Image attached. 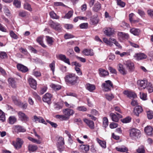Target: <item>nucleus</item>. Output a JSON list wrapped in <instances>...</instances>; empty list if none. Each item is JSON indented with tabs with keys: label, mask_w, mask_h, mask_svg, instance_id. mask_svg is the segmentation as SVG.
<instances>
[{
	"label": "nucleus",
	"mask_w": 153,
	"mask_h": 153,
	"mask_svg": "<svg viewBox=\"0 0 153 153\" xmlns=\"http://www.w3.org/2000/svg\"><path fill=\"white\" fill-rule=\"evenodd\" d=\"M97 141L100 145L103 148H105L106 147V142L105 141H103L100 140L97 138Z\"/></svg>",
	"instance_id": "obj_38"
},
{
	"label": "nucleus",
	"mask_w": 153,
	"mask_h": 153,
	"mask_svg": "<svg viewBox=\"0 0 153 153\" xmlns=\"http://www.w3.org/2000/svg\"><path fill=\"white\" fill-rule=\"evenodd\" d=\"M124 64L129 71H132L134 70V64L131 61H125L124 62Z\"/></svg>",
	"instance_id": "obj_10"
},
{
	"label": "nucleus",
	"mask_w": 153,
	"mask_h": 153,
	"mask_svg": "<svg viewBox=\"0 0 153 153\" xmlns=\"http://www.w3.org/2000/svg\"><path fill=\"white\" fill-rule=\"evenodd\" d=\"M17 67L19 71L23 73L26 72L28 71L27 67L20 64H18L17 65Z\"/></svg>",
	"instance_id": "obj_13"
},
{
	"label": "nucleus",
	"mask_w": 153,
	"mask_h": 153,
	"mask_svg": "<svg viewBox=\"0 0 153 153\" xmlns=\"http://www.w3.org/2000/svg\"><path fill=\"white\" fill-rule=\"evenodd\" d=\"M56 57L58 59L63 61L68 65H71L69 59L68 58H67L65 55L62 54L56 55Z\"/></svg>",
	"instance_id": "obj_8"
},
{
	"label": "nucleus",
	"mask_w": 153,
	"mask_h": 153,
	"mask_svg": "<svg viewBox=\"0 0 153 153\" xmlns=\"http://www.w3.org/2000/svg\"><path fill=\"white\" fill-rule=\"evenodd\" d=\"M64 104L65 106L68 108H73L75 107V105L74 104L71 103L69 104L66 101L64 102Z\"/></svg>",
	"instance_id": "obj_57"
},
{
	"label": "nucleus",
	"mask_w": 153,
	"mask_h": 153,
	"mask_svg": "<svg viewBox=\"0 0 153 153\" xmlns=\"http://www.w3.org/2000/svg\"><path fill=\"white\" fill-rule=\"evenodd\" d=\"M17 121V118L15 116H11L8 119V123L10 124H13Z\"/></svg>",
	"instance_id": "obj_32"
},
{
	"label": "nucleus",
	"mask_w": 153,
	"mask_h": 153,
	"mask_svg": "<svg viewBox=\"0 0 153 153\" xmlns=\"http://www.w3.org/2000/svg\"><path fill=\"white\" fill-rule=\"evenodd\" d=\"M33 120L34 122L36 123L38 122L39 123H42L46 125L47 124L45 122L44 119L41 117H37L35 115L34 116V119Z\"/></svg>",
	"instance_id": "obj_20"
},
{
	"label": "nucleus",
	"mask_w": 153,
	"mask_h": 153,
	"mask_svg": "<svg viewBox=\"0 0 153 153\" xmlns=\"http://www.w3.org/2000/svg\"><path fill=\"white\" fill-rule=\"evenodd\" d=\"M73 11H70L68 12L64 16V18L66 19H70L71 17L73 14Z\"/></svg>",
	"instance_id": "obj_52"
},
{
	"label": "nucleus",
	"mask_w": 153,
	"mask_h": 153,
	"mask_svg": "<svg viewBox=\"0 0 153 153\" xmlns=\"http://www.w3.org/2000/svg\"><path fill=\"white\" fill-rule=\"evenodd\" d=\"M28 82L31 87L34 89L36 88V82L34 79L32 78H29L28 79Z\"/></svg>",
	"instance_id": "obj_19"
},
{
	"label": "nucleus",
	"mask_w": 153,
	"mask_h": 153,
	"mask_svg": "<svg viewBox=\"0 0 153 153\" xmlns=\"http://www.w3.org/2000/svg\"><path fill=\"white\" fill-rule=\"evenodd\" d=\"M101 8V4L98 1H97L94 4L93 7V11L97 12Z\"/></svg>",
	"instance_id": "obj_28"
},
{
	"label": "nucleus",
	"mask_w": 153,
	"mask_h": 153,
	"mask_svg": "<svg viewBox=\"0 0 153 153\" xmlns=\"http://www.w3.org/2000/svg\"><path fill=\"white\" fill-rule=\"evenodd\" d=\"M8 82L12 88H15L16 87V82L14 78L12 77L9 78L8 79Z\"/></svg>",
	"instance_id": "obj_16"
},
{
	"label": "nucleus",
	"mask_w": 153,
	"mask_h": 153,
	"mask_svg": "<svg viewBox=\"0 0 153 153\" xmlns=\"http://www.w3.org/2000/svg\"><path fill=\"white\" fill-rule=\"evenodd\" d=\"M24 8L25 9L29 11H31L32 10L30 5L27 3L24 4Z\"/></svg>",
	"instance_id": "obj_61"
},
{
	"label": "nucleus",
	"mask_w": 153,
	"mask_h": 153,
	"mask_svg": "<svg viewBox=\"0 0 153 153\" xmlns=\"http://www.w3.org/2000/svg\"><path fill=\"white\" fill-rule=\"evenodd\" d=\"M99 22L97 18H93L91 19V22L93 25L97 24Z\"/></svg>",
	"instance_id": "obj_58"
},
{
	"label": "nucleus",
	"mask_w": 153,
	"mask_h": 153,
	"mask_svg": "<svg viewBox=\"0 0 153 153\" xmlns=\"http://www.w3.org/2000/svg\"><path fill=\"white\" fill-rule=\"evenodd\" d=\"M100 72V75L101 76L104 77L108 75V72L107 71L102 68L99 69Z\"/></svg>",
	"instance_id": "obj_33"
},
{
	"label": "nucleus",
	"mask_w": 153,
	"mask_h": 153,
	"mask_svg": "<svg viewBox=\"0 0 153 153\" xmlns=\"http://www.w3.org/2000/svg\"><path fill=\"white\" fill-rule=\"evenodd\" d=\"M140 97L141 99L143 100H146V94L143 92H140Z\"/></svg>",
	"instance_id": "obj_60"
},
{
	"label": "nucleus",
	"mask_w": 153,
	"mask_h": 153,
	"mask_svg": "<svg viewBox=\"0 0 153 153\" xmlns=\"http://www.w3.org/2000/svg\"><path fill=\"white\" fill-rule=\"evenodd\" d=\"M3 10L4 13L7 16H10V10L6 7L4 6L3 8Z\"/></svg>",
	"instance_id": "obj_51"
},
{
	"label": "nucleus",
	"mask_w": 153,
	"mask_h": 153,
	"mask_svg": "<svg viewBox=\"0 0 153 153\" xmlns=\"http://www.w3.org/2000/svg\"><path fill=\"white\" fill-rule=\"evenodd\" d=\"M118 70L122 74L125 75L127 73V71L123 67V65L120 63L118 64Z\"/></svg>",
	"instance_id": "obj_26"
},
{
	"label": "nucleus",
	"mask_w": 153,
	"mask_h": 153,
	"mask_svg": "<svg viewBox=\"0 0 153 153\" xmlns=\"http://www.w3.org/2000/svg\"><path fill=\"white\" fill-rule=\"evenodd\" d=\"M105 82L102 84L103 90L106 91H108L110 90L111 87H113V84L109 80L106 81Z\"/></svg>",
	"instance_id": "obj_3"
},
{
	"label": "nucleus",
	"mask_w": 153,
	"mask_h": 153,
	"mask_svg": "<svg viewBox=\"0 0 153 153\" xmlns=\"http://www.w3.org/2000/svg\"><path fill=\"white\" fill-rule=\"evenodd\" d=\"M84 121L90 128L91 129L94 128V124L93 121L89 120L87 119H85Z\"/></svg>",
	"instance_id": "obj_21"
},
{
	"label": "nucleus",
	"mask_w": 153,
	"mask_h": 153,
	"mask_svg": "<svg viewBox=\"0 0 153 153\" xmlns=\"http://www.w3.org/2000/svg\"><path fill=\"white\" fill-rule=\"evenodd\" d=\"M116 149L117 151L121 152H126L128 151L127 148L124 146L120 147H116Z\"/></svg>",
	"instance_id": "obj_37"
},
{
	"label": "nucleus",
	"mask_w": 153,
	"mask_h": 153,
	"mask_svg": "<svg viewBox=\"0 0 153 153\" xmlns=\"http://www.w3.org/2000/svg\"><path fill=\"white\" fill-rule=\"evenodd\" d=\"M123 94L130 98H134L137 97L136 94L134 92L131 91H124Z\"/></svg>",
	"instance_id": "obj_22"
},
{
	"label": "nucleus",
	"mask_w": 153,
	"mask_h": 153,
	"mask_svg": "<svg viewBox=\"0 0 153 153\" xmlns=\"http://www.w3.org/2000/svg\"><path fill=\"white\" fill-rule=\"evenodd\" d=\"M50 26L51 27L56 30H59L61 29L60 24L57 22H52L50 24Z\"/></svg>",
	"instance_id": "obj_17"
},
{
	"label": "nucleus",
	"mask_w": 153,
	"mask_h": 153,
	"mask_svg": "<svg viewBox=\"0 0 153 153\" xmlns=\"http://www.w3.org/2000/svg\"><path fill=\"white\" fill-rule=\"evenodd\" d=\"M56 118L60 119L61 120H68L69 117L68 116H67L65 115H57L56 116Z\"/></svg>",
	"instance_id": "obj_35"
},
{
	"label": "nucleus",
	"mask_w": 153,
	"mask_h": 153,
	"mask_svg": "<svg viewBox=\"0 0 153 153\" xmlns=\"http://www.w3.org/2000/svg\"><path fill=\"white\" fill-rule=\"evenodd\" d=\"M137 152L138 153H145V150L143 146H140L137 150Z\"/></svg>",
	"instance_id": "obj_39"
},
{
	"label": "nucleus",
	"mask_w": 153,
	"mask_h": 153,
	"mask_svg": "<svg viewBox=\"0 0 153 153\" xmlns=\"http://www.w3.org/2000/svg\"><path fill=\"white\" fill-rule=\"evenodd\" d=\"M147 81L146 79L139 80L137 81V84L139 89H145L147 85Z\"/></svg>",
	"instance_id": "obj_4"
},
{
	"label": "nucleus",
	"mask_w": 153,
	"mask_h": 153,
	"mask_svg": "<svg viewBox=\"0 0 153 153\" xmlns=\"http://www.w3.org/2000/svg\"><path fill=\"white\" fill-rule=\"evenodd\" d=\"M23 143V142L22 139L18 138L15 142H13V144L16 149H19L21 148Z\"/></svg>",
	"instance_id": "obj_6"
},
{
	"label": "nucleus",
	"mask_w": 153,
	"mask_h": 153,
	"mask_svg": "<svg viewBox=\"0 0 153 153\" xmlns=\"http://www.w3.org/2000/svg\"><path fill=\"white\" fill-rule=\"evenodd\" d=\"M76 109L79 111H87V108L84 106H78Z\"/></svg>",
	"instance_id": "obj_47"
},
{
	"label": "nucleus",
	"mask_w": 153,
	"mask_h": 153,
	"mask_svg": "<svg viewBox=\"0 0 153 153\" xmlns=\"http://www.w3.org/2000/svg\"><path fill=\"white\" fill-rule=\"evenodd\" d=\"M78 78L79 77L73 73H69L65 77V82L72 85L76 84Z\"/></svg>",
	"instance_id": "obj_1"
},
{
	"label": "nucleus",
	"mask_w": 153,
	"mask_h": 153,
	"mask_svg": "<svg viewBox=\"0 0 153 153\" xmlns=\"http://www.w3.org/2000/svg\"><path fill=\"white\" fill-rule=\"evenodd\" d=\"M108 125V121L106 117H104L103 119V126L105 128Z\"/></svg>",
	"instance_id": "obj_45"
},
{
	"label": "nucleus",
	"mask_w": 153,
	"mask_h": 153,
	"mask_svg": "<svg viewBox=\"0 0 153 153\" xmlns=\"http://www.w3.org/2000/svg\"><path fill=\"white\" fill-rule=\"evenodd\" d=\"M146 87L149 93L152 92L153 91V87L150 83L148 84Z\"/></svg>",
	"instance_id": "obj_50"
},
{
	"label": "nucleus",
	"mask_w": 153,
	"mask_h": 153,
	"mask_svg": "<svg viewBox=\"0 0 153 153\" xmlns=\"http://www.w3.org/2000/svg\"><path fill=\"white\" fill-rule=\"evenodd\" d=\"M14 131L17 133L20 132H25L26 130L23 127L20 126H15L14 127Z\"/></svg>",
	"instance_id": "obj_23"
},
{
	"label": "nucleus",
	"mask_w": 153,
	"mask_h": 153,
	"mask_svg": "<svg viewBox=\"0 0 153 153\" xmlns=\"http://www.w3.org/2000/svg\"><path fill=\"white\" fill-rule=\"evenodd\" d=\"M65 143H61L60 144H57V147L58 150L60 152H62L63 150V149L64 148V144Z\"/></svg>",
	"instance_id": "obj_43"
},
{
	"label": "nucleus",
	"mask_w": 153,
	"mask_h": 153,
	"mask_svg": "<svg viewBox=\"0 0 153 153\" xmlns=\"http://www.w3.org/2000/svg\"><path fill=\"white\" fill-rule=\"evenodd\" d=\"M131 119L129 117H128L124 119L121 120V121L123 123H128L130 122L131 121Z\"/></svg>",
	"instance_id": "obj_54"
},
{
	"label": "nucleus",
	"mask_w": 153,
	"mask_h": 153,
	"mask_svg": "<svg viewBox=\"0 0 153 153\" xmlns=\"http://www.w3.org/2000/svg\"><path fill=\"white\" fill-rule=\"evenodd\" d=\"M7 57V55L6 52L4 51L0 52V58L1 59H5Z\"/></svg>",
	"instance_id": "obj_53"
},
{
	"label": "nucleus",
	"mask_w": 153,
	"mask_h": 153,
	"mask_svg": "<svg viewBox=\"0 0 153 153\" xmlns=\"http://www.w3.org/2000/svg\"><path fill=\"white\" fill-rule=\"evenodd\" d=\"M143 111L142 107L139 105L136 106L134 108V113L137 116H139V114Z\"/></svg>",
	"instance_id": "obj_18"
},
{
	"label": "nucleus",
	"mask_w": 153,
	"mask_h": 153,
	"mask_svg": "<svg viewBox=\"0 0 153 153\" xmlns=\"http://www.w3.org/2000/svg\"><path fill=\"white\" fill-rule=\"evenodd\" d=\"M130 136L133 139L140 138L141 136L140 131L137 129L133 128L129 130Z\"/></svg>",
	"instance_id": "obj_2"
},
{
	"label": "nucleus",
	"mask_w": 153,
	"mask_h": 153,
	"mask_svg": "<svg viewBox=\"0 0 153 153\" xmlns=\"http://www.w3.org/2000/svg\"><path fill=\"white\" fill-rule=\"evenodd\" d=\"M28 149L30 152H35L38 149V147L36 145L30 144L28 145Z\"/></svg>",
	"instance_id": "obj_25"
},
{
	"label": "nucleus",
	"mask_w": 153,
	"mask_h": 153,
	"mask_svg": "<svg viewBox=\"0 0 153 153\" xmlns=\"http://www.w3.org/2000/svg\"><path fill=\"white\" fill-rule=\"evenodd\" d=\"M82 53L85 56H93L94 54L92 49H85L83 50Z\"/></svg>",
	"instance_id": "obj_24"
},
{
	"label": "nucleus",
	"mask_w": 153,
	"mask_h": 153,
	"mask_svg": "<svg viewBox=\"0 0 153 153\" xmlns=\"http://www.w3.org/2000/svg\"><path fill=\"white\" fill-rule=\"evenodd\" d=\"M88 24L87 23H83L80 24L79 25V27L81 29H86L88 28Z\"/></svg>",
	"instance_id": "obj_56"
},
{
	"label": "nucleus",
	"mask_w": 153,
	"mask_h": 153,
	"mask_svg": "<svg viewBox=\"0 0 153 153\" xmlns=\"http://www.w3.org/2000/svg\"><path fill=\"white\" fill-rule=\"evenodd\" d=\"M105 97L108 100L111 101L114 98V96L112 94H107L105 95Z\"/></svg>",
	"instance_id": "obj_62"
},
{
	"label": "nucleus",
	"mask_w": 153,
	"mask_h": 153,
	"mask_svg": "<svg viewBox=\"0 0 153 153\" xmlns=\"http://www.w3.org/2000/svg\"><path fill=\"white\" fill-rule=\"evenodd\" d=\"M50 86L52 89L56 91H58L60 90L61 88L60 85L53 83L51 84L50 85Z\"/></svg>",
	"instance_id": "obj_36"
},
{
	"label": "nucleus",
	"mask_w": 153,
	"mask_h": 153,
	"mask_svg": "<svg viewBox=\"0 0 153 153\" xmlns=\"http://www.w3.org/2000/svg\"><path fill=\"white\" fill-rule=\"evenodd\" d=\"M49 14L51 17L53 19H58L59 18V16H57L53 11L51 12Z\"/></svg>",
	"instance_id": "obj_46"
},
{
	"label": "nucleus",
	"mask_w": 153,
	"mask_h": 153,
	"mask_svg": "<svg viewBox=\"0 0 153 153\" xmlns=\"http://www.w3.org/2000/svg\"><path fill=\"white\" fill-rule=\"evenodd\" d=\"M152 128L150 126H147L144 129L145 132L148 135H151L152 134Z\"/></svg>",
	"instance_id": "obj_27"
},
{
	"label": "nucleus",
	"mask_w": 153,
	"mask_h": 153,
	"mask_svg": "<svg viewBox=\"0 0 153 153\" xmlns=\"http://www.w3.org/2000/svg\"><path fill=\"white\" fill-rule=\"evenodd\" d=\"M10 36L14 39H17L18 38V36L12 30L10 32Z\"/></svg>",
	"instance_id": "obj_55"
},
{
	"label": "nucleus",
	"mask_w": 153,
	"mask_h": 153,
	"mask_svg": "<svg viewBox=\"0 0 153 153\" xmlns=\"http://www.w3.org/2000/svg\"><path fill=\"white\" fill-rule=\"evenodd\" d=\"M28 139L30 141L34 143H36L38 144H40L41 143V141L39 140H37L34 138H33L31 137H28Z\"/></svg>",
	"instance_id": "obj_44"
},
{
	"label": "nucleus",
	"mask_w": 153,
	"mask_h": 153,
	"mask_svg": "<svg viewBox=\"0 0 153 153\" xmlns=\"http://www.w3.org/2000/svg\"><path fill=\"white\" fill-rule=\"evenodd\" d=\"M133 57L135 59L139 61L146 59L147 56L143 53H135Z\"/></svg>",
	"instance_id": "obj_7"
},
{
	"label": "nucleus",
	"mask_w": 153,
	"mask_h": 153,
	"mask_svg": "<svg viewBox=\"0 0 153 153\" xmlns=\"http://www.w3.org/2000/svg\"><path fill=\"white\" fill-rule=\"evenodd\" d=\"M62 112L64 115L69 117L70 116L72 115L74 113V111L70 108H66L63 110Z\"/></svg>",
	"instance_id": "obj_12"
},
{
	"label": "nucleus",
	"mask_w": 153,
	"mask_h": 153,
	"mask_svg": "<svg viewBox=\"0 0 153 153\" xmlns=\"http://www.w3.org/2000/svg\"><path fill=\"white\" fill-rule=\"evenodd\" d=\"M13 4L17 8H19L21 7V2L19 1L18 0H14L13 2Z\"/></svg>",
	"instance_id": "obj_41"
},
{
	"label": "nucleus",
	"mask_w": 153,
	"mask_h": 153,
	"mask_svg": "<svg viewBox=\"0 0 153 153\" xmlns=\"http://www.w3.org/2000/svg\"><path fill=\"white\" fill-rule=\"evenodd\" d=\"M118 35L119 39L122 40L128 39L129 37L128 34L123 32H118Z\"/></svg>",
	"instance_id": "obj_15"
},
{
	"label": "nucleus",
	"mask_w": 153,
	"mask_h": 153,
	"mask_svg": "<svg viewBox=\"0 0 153 153\" xmlns=\"http://www.w3.org/2000/svg\"><path fill=\"white\" fill-rule=\"evenodd\" d=\"M110 40L111 41H112V43H114L116 46L118 47L119 48L121 47L120 45L117 42V41L114 38H110Z\"/></svg>",
	"instance_id": "obj_48"
},
{
	"label": "nucleus",
	"mask_w": 153,
	"mask_h": 153,
	"mask_svg": "<svg viewBox=\"0 0 153 153\" xmlns=\"http://www.w3.org/2000/svg\"><path fill=\"white\" fill-rule=\"evenodd\" d=\"M86 88L87 90L90 92H93L95 89V86L94 84L87 83L86 85Z\"/></svg>",
	"instance_id": "obj_29"
},
{
	"label": "nucleus",
	"mask_w": 153,
	"mask_h": 153,
	"mask_svg": "<svg viewBox=\"0 0 153 153\" xmlns=\"http://www.w3.org/2000/svg\"><path fill=\"white\" fill-rule=\"evenodd\" d=\"M56 57L58 59L63 61L68 65H71L69 59L68 58H67L65 55L62 54L56 55Z\"/></svg>",
	"instance_id": "obj_9"
},
{
	"label": "nucleus",
	"mask_w": 153,
	"mask_h": 153,
	"mask_svg": "<svg viewBox=\"0 0 153 153\" xmlns=\"http://www.w3.org/2000/svg\"><path fill=\"white\" fill-rule=\"evenodd\" d=\"M18 114L19 118L22 121L26 122L29 120V118L24 113L19 111Z\"/></svg>",
	"instance_id": "obj_14"
},
{
	"label": "nucleus",
	"mask_w": 153,
	"mask_h": 153,
	"mask_svg": "<svg viewBox=\"0 0 153 153\" xmlns=\"http://www.w3.org/2000/svg\"><path fill=\"white\" fill-rule=\"evenodd\" d=\"M103 30L104 34L108 36H110L114 33V29L110 27H105L103 29Z\"/></svg>",
	"instance_id": "obj_11"
},
{
	"label": "nucleus",
	"mask_w": 153,
	"mask_h": 153,
	"mask_svg": "<svg viewBox=\"0 0 153 153\" xmlns=\"http://www.w3.org/2000/svg\"><path fill=\"white\" fill-rule=\"evenodd\" d=\"M52 97V96L51 94L47 93L43 96L42 100L44 102L47 103L48 105H50L51 103V100Z\"/></svg>",
	"instance_id": "obj_5"
},
{
	"label": "nucleus",
	"mask_w": 153,
	"mask_h": 153,
	"mask_svg": "<svg viewBox=\"0 0 153 153\" xmlns=\"http://www.w3.org/2000/svg\"><path fill=\"white\" fill-rule=\"evenodd\" d=\"M49 66L51 70L53 72V73L55 70V62L53 61L50 64Z\"/></svg>",
	"instance_id": "obj_64"
},
{
	"label": "nucleus",
	"mask_w": 153,
	"mask_h": 153,
	"mask_svg": "<svg viewBox=\"0 0 153 153\" xmlns=\"http://www.w3.org/2000/svg\"><path fill=\"white\" fill-rule=\"evenodd\" d=\"M130 31L131 33L135 36H138L140 33V30L139 29L134 28L131 29Z\"/></svg>",
	"instance_id": "obj_30"
},
{
	"label": "nucleus",
	"mask_w": 153,
	"mask_h": 153,
	"mask_svg": "<svg viewBox=\"0 0 153 153\" xmlns=\"http://www.w3.org/2000/svg\"><path fill=\"white\" fill-rule=\"evenodd\" d=\"M117 3L118 5L122 7H123L125 5V3L122 1L121 0H117Z\"/></svg>",
	"instance_id": "obj_63"
},
{
	"label": "nucleus",
	"mask_w": 153,
	"mask_h": 153,
	"mask_svg": "<svg viewBox=\"0 0 153 153\" xmlns=\"http://www.w3.org/2000/svg\"><path fill=\"white\" fill-rule=\"evenodd\" d=\"M89 149V146L87 145H81L80 146L79 150L83 152H86Z\"/></svg>",
	"instance_id": "obj_31"
},
{
	"label": "nucleus",
	"mask_w": 153,
	"mask_h": 153,
	"mask_svg": "<svg viewBox=\"0 0 153 153\" xmlns=\"http://www.w3.org/2000/svg\"><path fill=\"white\" fill-rule=\"evenodd\" d=\"M110 116L113 121L117 122L119 120L118 117L114 113H111L110 114Z\"/></svg>",
	"instance_id": "obj_34"
},
{
	"label": "nucleus",
	"mask_w": 153,
	"mask_h": 153,
	"mask_svg": "<svg viewBox=\"0 0 153 153\" xmlns=\"http://www.w3.org/2000/svg\"><path fill=\"white\" fill-rule=\"evenodd\" d=\"M43 37L42 36L38 37L36 39L37 42L41 45L44 47H45L46 46L44 44L42 41Z\"/></svg>",
	"instance_id": "obj_40"
},
{
	"label": "nucleus",
	"mask_w": 153,
	"mask_h": 153,
	"mask_svg": "<svg viewBox=\"0 0 153 153\" xmlns=\"http://www.w3.org/2000/svg\"><path fill=\"white\" fill-rule=\"evenodd\" d=\"M46 40L48 43V44L51 45L53 42L52 38L48 36H46Z\"/></svg>",
	"instance_id": "obj_59"
},
{
	"label": "nucleus",
	"mask_w": 153,
	"mask_h": 153,
	"mask_svg": "<svg viewBox=\"0 0 153 153\" xmlns=\"http://www.w3.org/2000/svg\"><path fill=\"white\" fill-rule=\"evenodd\" d=\"M5 120V117L4 113L1 110H0V121L2 122H4Z\"/></svg>",
	"instance_id": "obj_42"
},
{
	"label": "nucleus",
	"mask_w": 153,
	"mask_h": 153,
	"mask_svg": "<svg viewBox=\"0 0 153 153\" xmlns=\"http://www.w3.org/2000/svg\"><path fill=\"white\" fill-rule=\"evenodd\" d=\"M74 37V36L70 33H66L64 35V38L65 39H71Z\"/></svg>",
	"instance_id": "obj_49"
}]
</instances>
